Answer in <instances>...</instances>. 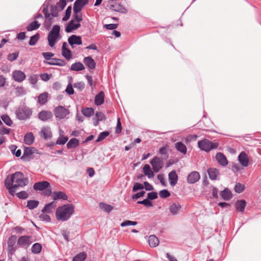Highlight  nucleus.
I'll list each match as a JSON object with an SVG mask.
<instances>
[{"mask_svg":"<svg viewBox=\"0 0 261 261\" xmlns=\"http://www.w3.org/2000/svg\"><path fill=\"white\" fill-rule=\"evenodd\" d=\"M16 195L19 199H27L29 197L28 193L24 191H20L17 193Z\"/></svg>","mask_w":261,"mask_h":261,"instance_id":"nucleus-53","label":"nucleus"},{"mask_svg":"<svg viewBox=\"0 0 261 261\" xmlns=\"http://www.w3.org/2000/svg\"><path fill=\"white\" fill-rule=\"evenodd\" d=\"M51 196L54 200L57 199L67 200V196L62 192H55L52 193Z\"/></svg>","mask_w":261,"mask_h":261,"instance_id":"nucleus-29","label":"nucleus"},{"mask_svg":"<svg viewBox=\"0 0 261 261\" xmlns=\"http://www.w3.org/2000/svg\"><path fill=\"white\" fill-rule=\"evenodd\" d=\"M71 13V7L68 6L67 7V9L66 10L65 15L62 18L63 21L67 20L70 18Z\"/></svg>","mask_w":261,"mask_h":261,"instance_id":"nucleus-49","label":"nucleus"},{"mask_svg":"<svg viewBox=\"0 0 261 261\" xmlns=\"http://www.w3.org/2000/svg\"><path fill=\"white\" fill-rule=\"evenodd\" d=\"M143 171L144 174L149 178H153L154 176L153 172L151 170L150 166L146 164L143 168Z\"/></svg>","mask_w":261,"mask_h":261,"instance_id":"nucleus-30","label":"nucleus"},{"mask_svg":"<svg viewBox=\"0 0 261 261\" xmlns=\"http://www.w3.org/2000/svg\"><path fill=\"white\" fill-rule=\"evenodd\" d=\"M84 63L86 65H95L96 64L94 60L90 57L85 58Z\"/></svg>","mask_w":261,"mask_h":261,"instance_id":"nucleus-50","label":"nucleus"},{"mask_svg":"<svg viewBox=\"0 0 261 261\" xmlns=\"http://www.w3.org/2000/svg\"><path fill=\"white\" fill-rule=\"evenodd\" d=\"M152 166L153 171L158 172L163 168V163L162 161L158 156L154 157L150 162Z\"/></svg>","mask_w":261,"mask_h":261,"instance_id":"nucleus-10","label":"nucleus"},{"mask_svg":"<svg viewBox=\"0 0 261 261\" xmlns=\"http://www.w3.org/2000/svg\"><path fill=\"white\" fill-rule=\"evenodd\" d=\"M68 139V138L67 137H64L62 135H60L56 142V144L59 145H64L67 141Z\"/></svg>","mask_w":261,"mask_h":261,"instance_id":"nucleus-47","label":"nucleus"},{"mask_svg":"<svg viewBox=\"0 0 261 261\" xmlns=\"http://www.w3.org/2000/svg\"><path fill=\"white\" fill-rule=\"evenodd\" d=\"M35 190L42 191L46 190L45 195L49 196L51 194V189L50 184L46 181H43L40 182H36L33 186Z\"/></svg>","mask_w":261,"mask_h":261,"instance_id":"nucleus-6","label":"nucleus"},{"mask_svg":"<svg viewBox=\"0 0 261 261\" xmlns=\"http://www.w3.org/2000/svg\"><path fill=\"white\" fill-rule=\"evenodd\" d=\"M48 93L41 94L38 97V102L41 105L45 104L47 101Z\"/></svg>","mask_w":261,"mask_h":261,"instance_id":"nucleus-40","label":"nucleus"},{"mask_svg":"<svg viewBox=\"0 0 261 261\" xmlns=\"http://www.w3.org/2000/svg\"><path fill=\"white\" fill-rule=\"evenodd\" d=\"M51 76V74H48L47 73H43L40 74L41 79L45 82L48 81Z\"/></svg>","mask_w":261,"mask_h":261,"instance_id":"nucleus-60","label":"nucleus"},{"mask_svg":"<svg viewBox=\"0 0 261 261\" xmlns=\"http://www.w3.org/2000/svg\"><path fill=\"white\" fill-rule=\"evenodd\" d=\"M34 141V137L32 133H27L24 137V142L27 145H31Z\"/></svg>","mask_w":261,"mask_h":261,"instance_id":"nucleus-33","label":"nucleus"},{"mask_svg":"<svg viewBox=\"0 0 261 261\" xmlns=\"http://www.w3.org/2000/svg\"><path fill=\"white\" fill-rule=\"evenodd\" d=\"M16 117L21 120H27L32 115V109L29 107L23 106L19 108L15 112Z\"/></svg>","mask_w":261,"mask_h":261,"instance_id":"nucleus-4","label":"nucleus"},{"mask_svg":"<svg viewBox=\"0 0 261 261\" xmlns=\"http://www.w3.org/2000/svg\"><path fill=\"white\" fill-rule=\"evenodd\" d=\"M74 206L73 204H67L59 206L56 212V216L58 220L67 221L74 213Z\"/></svg>","mask_w":261,"mask_h":261,"instance_id":"nucleus-2","label":"nucleus"},{"mask_svg":"<svg viewBox=\"0 0 261 261\" xmlns=\"http://www.w3.org/2000/svg\"><path fill=\"white\" fill-rule=\"evenodd\" d=\"M13 79L18 82H21L25 79V74L20 70H15L12 74Z\"/></svg>","mask_w":261,"mask_h":261,"instance_id":"nucleus-16","label":"nucleus"},{"mask_svg":"<svg viewBox=\"0 0 261 261\" xmlns=\"http://www.w3.org/2000/svg\"><path fill=\"white\" fill-rule=\"evenodd\" d=\"M157 197H158L157 193L154 192L149 193L147 194V198H148V199H149L150 200L155 199L157 198Z\"/></svg>","mask_w":261,"mask_h":261,"instance_id":"nucleus-64","label":"nucleus"},{"mask_svg":"<svg viewBox=\"0 0 261 261\" xmlns=\"http://www.w3.org/2000/svg\"><path fill=\"white\" fill-rule=\"evenodd\" d=\"M67 44L66 42L63 43L62 47V53L63 56L67 59L69 60L71 58V51L67 48Z\"/></svg>","mask_w":261,"mask_h":261,"instance_id":"nucleus-25","label":"nucleus"},{"mask_svg":"<svg viewBox=\"0 0 261 261\" xmlns=\"http://www.w3.org/2000/svg\"><path fill=\"white\" fill-rule=\"evenodd\" d=\"M198 147L206 152H209L213 149H216L218 146V143L213 142L207 139H204L198 142Z\"/></svg>","mask_w":261,"mask_h":261,"instance_id":"nucleus-3","label":"nucleus"},{"mask_svg":"<svg viewBox=\"0 0 261 261\" xmlns=\"http://www.w3.org/2000/svg\"><path fill=\"white\" fill-rule=\"evenodd\" d=\"M66 5V2L65 0H60L56 5V8H59L61 10L64 9Z\"/></svg>","mask_w":261,"mask_h":261,"instance_id":"nucleus-56","label":"nucleus"},{"mask_svg":"<svg viewBox=\"0 0 261 261\" xmlns=\"http://www.w3.org/2000/svg\"><path fill=\"white\" fill-rule=\"evenodd\" d=\"M106 8L110 10L118 12L121 13L125 14L127 13V10L124 7H123L121 5L116 3L107 5Z\"/></svg>","mask_w":261,"mask_h":261,"instance_id":"nucleus-11","label":"nucleus"},{"mask_svg":"<svg viewBox=\"0 0 261 261\" xmlns=\"http://www.w3.org/2000/svg\"><path fill=\"white\" fill-rule=\"evenodd\" d=\"M244 186L240 183L237 184L234 188L235 192L238 193L242 192L244 191Z\"/></svg>","mask_w":261,"mask_h":261,"instance_id":"nucleus-52","label":"nucleus"},{"mask_svg":"<svg viewBox=\"0 0 261 261\" xmlns=\"http://www.w3.org/2000/svg\"><path fill=\"white\" fill-rule=\"evenodd\" d=\"M137 203L139 204H144L147 207L152 206V203L147 199H145L142 201H139Z\"/></svg>","mask_w":261,"mask_h":261,"instance_id":"nucleus-58","label":"nucleus"},{"mask_svg":"<svg viewBox=\"0 0 261 261\" xmlns=\"http://www.w3.org/2000/svg\"><path fill=\"white\" fill-rule=\"evenodd\" d=\"M17 237L15 236H11L8 240V252L11 255L14 254L17 249V246L15 245Z\"/></svg>","mask_w":261,"mask_h":261,"instance_id":"nucleus-12","label":"nucleus"},{"mask_svg":"<svg viewBox=\"0 0 261 261\" xmlns=\"http://www.w3.org/2000/svg\"><path fill=\"white\" fill-rule=\"evenodd\" d=\"M89 0H76L73 5V9L81 11L85 5L87 4Z\"/></svg>","mask_w":261,"mask_h":261,"instance_id":"nucleus-21","label":"nucleus"},{"mask_svg":"<svg viewBox=\"0 0 261 261\" xmlns=\"http://www.w3.org/2000/svg\"><path fill=\"white\" fill-rule=\"evenodd\" d=\"M238 160L240 164L244 166L247 167L249 163V159L247 154L244 151L240 153L238 156Z\"/></svg>","mask_w":261,"mask_h":261,"instance_id":"nucleus-18","label":"nucleus"},{"mask_svg":"<svg viewBox=\"0 0 261 261\" xmlns=\"http://www.w3.org/2000/svg\"><path fill=\"white\" fill-rule=\"evenodd\" d=\"M60 28L59 25H55L49 33L47 39L49 45L53 47L55 45L60 35Z\"/></svg>","mask_w":261,"mask_h":261,"instance_id":"nucleus-5","label":"nucleus"},{"mask_svg":"<svg viewBox=\"0 0 261 261\" xmlns=\"http://www.w3.org/2000/svg\"><path fill=\"white\" fill-rule=\"evenodd\" d=\"M246 202L244 200L238 201L236 203V208L237 211L243 212L246 207Z\"/></svg>","mask_w":261,"mask_h":261,"instance_id":"nucleus-35","label":"nucleus"},{"mask_svg":"<svg viewBox=\"0 0 261 261\" xmlns=\"http://www.w3.org/2000/svg\"><path fill=\"white\" fill-rule=\"evenodd\" d=\"M222 198L225 200H228L232 197L231 191L227 188L225 189L221 192Z\"/></svg>","mask_w":261,"mask_h":261,"instance_id":"nucleus-34","label":"nucleus"},{"mask_svg":"<svg viewBox=\"0 0 261 261\" xmlns=\"http://www.w3.org/2000/svg\"><path fill=\"white\" fill-rule=\"evenodd\" d=\"M54 113L57 118L62 119L69 114V111L64 107L60 106L55 108Z\"/></svg>","mask_w":261,"mask_h":261,"instance_id":"nucleus-9","label":"nucleus"},{"mask_svg":"<svg viewBox=\"0 0 261 261\" xmlns=\"http://www.w3.org/2000/svg\"><path fill=\"white\" fill-rule=\"evenodd\" d=\"M29 184V179L21 172H16L8 176L5 180V185L10 194L14 196L18 188H22Z\"/></svg>","mask_w":261,"mask_h":261,"instance_id":"nucleus-1","label":"nucleus"},{"mask_svg":"<svg viewBox=\"0 0 261 261\" xmlns=\"http://www.w3.org/2000/svg\"><path fill=\"white\" fill-rule=\"evenodd\" d=\"M39 39V34H37L33 36H32L30 38L29 41V44L30 45H34L36 42L38 41Z\"/></svg>","mask_w":261,"mask_h":261,"instance_id":"nucleus-48","label":"nucleus"},{"mask_svg":"<svg viewBox=\"0 0 261 261\" xmlns=\"http://www.w3.org/2000/svg\"><path fill=\"white\" fill-rule=\"evenodd\" d=\"M105 119V115L101 112H96L95 117L93 118V124L97 126L99 121H102Z\"/></svg>","mask_w":261,"mask_h":261,"instance_id":"nucleus-28","label":"nucleus"},{"mask_svg":"<svg viewBox=\"0 0 261 261\" xmlns=\"http://www.w3.org/2000/svg\"><path fill=\"white\" fill-rule=\"evenodd\" d=\"M18 56V53H14L12 54H10L8 56L7 59L11 61H14L15 60Z\"/></svg>","mask_w":261,"mask_h":261,"instance_id":"nucleus-62","label":"nucleus"},{"mask_svg":"<svg viewBox=\"0 0 261 261\" xmlns=\"http://www.w3.org/2000/svg\"><path fill=\"white\" fill-rule=\"evenodd\" d=\"M81 27L80 22L73 19L70 20L67 24L65 31L66 32H71L73 30H76Z\"/></svg>","mask_w":261,"mask_h":261,"instance_id":"nucleus-13","label":"nucleus"},{"mask_svg":"<svg viewBox=\"0 0 261 261\" xmlns=\"http://www.w3.org/2000/svg\"><path fill=\"white\" fill-rule=\"evenodd\" d=\"M169 210L172 215H176L179 213L181 205L178 202H173L170 204Z\"/></svg>","mask_w":261,"mask_h":261,"instance_id":"nucleus-17","label":"nucleus"},{"mask_svg":"<svg viewBox=\"0 0 261 261\" xmlns=\"http://www.w3.org/2000/svg\"><path fill=\"white\" fill-rule=\"evenodd\" d=\"M104 93L102 91L100 92L95 97V103L97 106L101 105L104 101Z\"/></svg>","mask_w":261,"mask_h":261,"instance_id":"nucleus-31","label":"nucleus"},{"mask_svg":"<svg viewBox=\"0 0 261 261\" xmlns=\"http://www.w3.org/2000/svg\"><path fill=\"white\" fill-rule=\"evenodd\" d=\"M148 242L149 245L151 247H155L159 244L158 238L154 235H151L149 237Z\"/></svg>","mask_w":261,"mask_h":261,"instance_id":"nucleus-26","label":"nucleus"},{"mask_svg":"<svg viewBox=\"0 0 261 261\" xmlns=\"http://www.w3.org/2000/svg\"><path fill=\"white\" fill-rule=\"evenodd\" d=\"M99 207L103 211L106 212H111L112 209L113 207L109 204L101 202L99 204Z\"/></svg>","mask_w":261,"mask_h":261,"instance_id":"nucleus-43","label":"nucleus"},{"mask_svg":"<svg viewBox=\"0 0 261 261\" xmlns=\"http://www.w3.org/2000/svg\"><path fill=\"white\" fill-rule=\"evenodd\" d=\"M87 257V254L85 252H81L76 255L72 259V261H84Z\"/></svg>","mask_w":261,"mask_h":261,"instance_id":"nucleus-39","label":"nucleus"},{"mask_svg":"<svg viewBox=\"0 0 261 261\" xmlns=\"http://www.w3.org/2000/svg\"><path fill=\"white\" fill-rule=\"evenodd\" d=\"M38 76L37 74H32L29 76L28 81L33 85L34 88L36 87V83L38 81Z\"/></svg>","mask_w":261,"mask_h":261,"instance_id":"nucleus-42","label":"nucleus"},{"mask_svg":"<svg viewBox=\"0 0 261 261\" xmlns=\"http://www.w3.org/2000/svg\"><path fill=\"white\" fill-rule=\"evenodd\" d=\"M122 129L121 123L120 122V118L117 119V126L116 127L115 133L116 134H119L121 133Z\"/></svg>","mask_w":261,"mask_h":261,"instance_id":"nucleus-59","label":"nucleus"},{"mask_svg":"<svg viewBox=\"0 0 261 261\" xmlns=\"http://www.w3.org/2000/svg\"><path fill=\"white\" fill-rule=\"evenodd\" d=\"M56 203L54 201L50 202L48 204L45 205L43 209L42 210L43 213H46L48 214L52 213L53 210L56 207Z\"/></svg>","mask_w":261,"mask_h":261,"instance_id":"nucleus-24","label":"nucleus"},{"mask_svg":"<svg viewBox=\"0 0 261 261\" xmlns=\"http://www.w3.org/2000/svg\"><path fill=\"white\" fill-rule=\"evenodd\" d=\"M3 121L8 126H11L13 122L9 117V116L7 115H4L1 117Z\"/></svg>","mask_w":261,"mask_h":261,"instance_id":"nucleus-46","label":"nucleus"},{"mask_svg":"<svg viewBox=\"0 0 261 261\" xmlns=\"http://www.w3.org/2000/svg\"><path fill=\"white\" fill-rule=\"evenodd\" d=\"M40 26L38 21L35 20L32 22L27 28L28 31H32L38 29Z\"/></svg>","mask_w":261,"mask_h":261,"instance_id":"nucleus-37","label":"nucleus"},{"mask_svg":"<svg viewBox=\"0 0 261 261\" xmlns=\"http://www.w3.org/2000/svg\"><path fill=\"white\" fill-rule=\"evenodd\" d=\"M42 11L44 14L45 18H47L48 19L49 22L51 23V21H52V17H50V14L48 13L47 9L43 8Z\"/></svg>","mask_w":261,"mask_h":261,"instance_id":"nucleus-61","label":"nucleus"},{"mask_svg":"<svg viewBox=\"0 0 261 261\" xmlns=\"http://www.w3.org/2000/svg\"><path fill=\"white\" fill-rule=\"evenodd\" d=\"M210 178L212 180H215L219 174V171L216 168H210L207 170Z\"/></svg>","mask_w":261,"mask_h":261,"instance_id":"nucleus-32","label":"nucleus"},{"mask_svg":"<svg viewBox=\"0 0 261 261\" xmlns=\"http://www.w3.org/2000/svg\"><path fill=\"white\" fill-rule=\"evenodd\" d=\"M169 180L171 186H174L177 182L178 176L175 170L171 171L168 175Z\"/></svg>","mask_w":261,"mask_h":261,"instance_id":"nucleus-23","label":"nucleus"},{"mask_svg":"<svg viewBox=\"0 0 261 261\" xmlns=\"http://www.w3.org/2000/svg\"><path fill=\"white\" fill-rule=\"evenodd\" d=\"M109 135V133L107 131L100 133L96 140V142H98L102 141V140L105 139L107 136H108Z\"/></svg>","mask_w":261,"mask_h":261,"instance_id":"nucleus-51","label":"nucleus"},{"mask_svg":"<svg viewBox=\"0 0 261 261\" xmlns=\"http://www.w3.org/2000/svg\"><path fill=\"white\" fill-rule=\"evenodd\" d=\"M53 117V114L50 111L43 110L38 114V118L42 121H46Z\"/></svg>","mask_w":261,"mask_h":261,"instance_id":"nucleus-14","label":"nucleus"},{"mask_svg":"<svg viewBox=\"0 0 261 261\" xmlns=\"http://www.w3.org/2000/svg\"><path fill=\"white\" fill-rule=\"evenodd\" d=\"M82 112L83 114L86 117H90L94 113V110L92 108H89L83 109Z\"/></svg>","mask_w":261,"mask_h":261,"instance_id":"nucleus-44","label":"nucleus"},{"mask_svg":"<svg viewBox=\"0 0 261 261\" xmlns=\"http://www.w3.org/2000/svg\"><path fill=\"white\" fill-rule=\"evenodd\" d=\"M137 224V222L132 221L130 220H126L121 223V227H125L129 225H136Z\"/></svg>","mask_w":261,"mask_h":261,"instance_id":"nucleus-55","label":"nucleus"},{"mask_svg":"<svg viewBox=\"0 0 261 261\" xmlns=\"http://www.w3.org/2000/svg\"><path fill=\"white\" fill-rule=\"evenodd\" d=\"M145 191H141L140 192H139V193H137L136 194H134L132 198L133 199H137L138 198H139L140 197H142L144 196V195L145 194Z\"/></svg>","mask_w":261,"mask_h":261,"instance_id":"nucleus-63","label":"nucleus"},{"mask_svg":"<svg viewBox=\"0 0 261 261\" xmlns=\"http://www.w3.org/2000/svg\"><path fill=\"white\" fill-rule=\"evenodd\" d=\"M144 186L142 184L136 182L133 188V191L134 192L137 191L139 190L143 189Z\"/></svg>","mask_w":261,"mask_h":261,"instance_id":"nucleus-57","label":"nucleus"},{"mask_svg":"<svg viewBox=\"0 0 261 261\" xmlns=\"http://www.w3.org/2000/svg\"><path fill=\"white\" fill-rule=\"evenodd\" d=\"M216 159L219 164L222 166H226L228 164L227 159L221 152H218L216 154Z\"/></svg>","mask_w":261,"mask_h":261,"instance_id":"nucleus-19","label":"nucleus"},{"mask_svg":"<svg viewBox=\"0 0 261 261\" xmlns=\"http://www.w3.org/2000/svg\"><path fill=\"white\" fill-rule=\"evenodd\" d=\"M175 147L180 153L186 154L187 151L186 146L181 142H178L175 144Z\"/></svg>","mask_w":261,"mask_h":261,"instance_id":"nucleus-27","label":"nucleus"},{"mask_svg":"<svg viewBox=\"0 0 261 261\" xmlns=\"http://www.w3.org/2000/svg\"><path fill=\"white\" fill-rule=\"evenodd\" d=\"M79 144V141L76 138L70 139L67 144V147L69 149L75 148Z\"/></svg>","mask_w":261,"mask_h":261,"instance_id":"nucleus-38","label":"nucleus"},{"mask_svg":"<svg viewBox=\"0 0 261 261\" xmlns=\"http://www.w3.org/2000/svg\"><path fill=\"white\" fill-rule=\"evenodd\" d=\"M42 249V246L40 243H35L32 247V252L34 254L40 253Z\"/></svg>","mask_w":261,"mask_h":261,"instance_id":"nucleus-41","label":"nucleus"},{"mask_svg":"<svg viewBox=\"0 0 261 261\" xmlns=\"http://www.w3.org/2000/svg\"><path fill=\"white\" fill-rule=\"evenodd\" d=\"M39 204V201L37 200H29L28 201L27 207L30 210H33L38 206Z\"/></svg>","mask_w":261,"mask_h":261,"instance_id":"nucleus-45","label":"nucleus"},{"mask_svg":"<svg viewBox=\"0 0 261 261\" xmlns=\"http://www.w3.org/2000/svg\"><path fill=\"white\" fill-rule=\"evenodd\" d=\"M68 41L70 45L72 46H73L74 44L81 45L82 43L81 37L74 35L69 37Z\"/></svg>","mask_w":261,"mask_h":261,"instance_id":"nucleus-20","label":"nucleus"},{"mask_svg":"<svg viewBox=\"0 0 261 261\" xmlns=\"http://www.w3.org/2000/svg\"><path fill=\"white\" fill-rule=\"evenodd\" d=\"M42 55L46 60H50L47 63L52 65H62V60L57 59H51L54 54L50 52L43 53Z\"/></svg>","mask_w":261,"mask_h":261,"instance_id":"nucleus-8","label":"nucleus"},{"mask_svg":"<svg viewBox=\"0 0 261 261\" xmlns=\"http://www.w3.org/2000/svg\"><path fill=\"white\" fill-rule=\"evenodd\" d=\"M40 136L45 140L49 139L51 137V132L50 129L48 127H44L42 128L40 133Z\"/></svg>","mask_w":261,"mask_h":261,"instance_id":"nucleus-22","label":"nucleus"},{"mask_svg":"<svg viewBox=\"0 0 261 261\" xmlns=\"http://www.w3.org/2000/svg\"><path fill=\"white\" fill-rule=\"evenodd\" d=\"M200 177V175L198 172L193 171L188 175L187 181L189 184H193L198 181Z\"/></svg>","mask_w":261,"mask_h":261,"instance_id":"nucleus-15","label":"nucleus"},{"mask_svg":"<svg viewBox=\"0 0 261 261\" xmlns=\"http://www.w3.org/2000/svg\"><path fill=\"white\" fill-rule=\"evenodd\" d=\"M73 18L72 19L81 22L83 20V15L80 10H75V9H73Z\"/></svg>","mask_w":261,"mask_h":261,"instance_id":"nucleus-36","label":"nucleus"},{"mask_svg":"<svg viewBox=\"0 0 261 261\" xmlns=\"http://www.w3.org/2000/svg\"><path fill=\"white\" fill-rule=\"evenodd\" d=\"M32 242L31 237L22 236L18 239L17 245L21 248H27Z\"/></svg>","mask_w":261,"mask_h":261,"instance_id":"nucleus-7","label":"nucleus"},{"mask_svg":"<svg viewBox=\"0 0 261 261\" xmlns=\"http://www.w3.org/2000/svg\"><path fill=\"white\" fill-rule=\"evenodd\" d=\"M170 193L167 190H163L159 192V196L161 198H166L170 196Z\"/></svg>","mask_w":261,"mask_h":261,"instance_id":"nucleus-54","label":"nucleus"}]
</instances>
